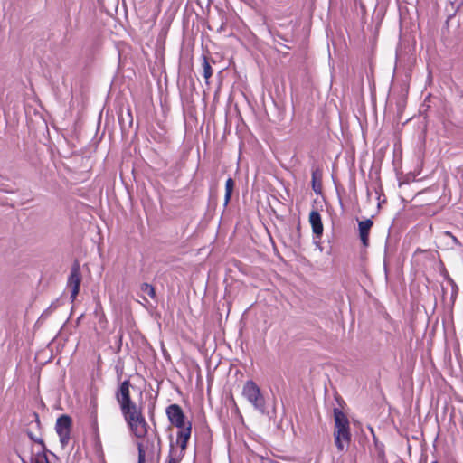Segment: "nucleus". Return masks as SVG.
<instances>
[{
  "instance_id": "f257e3e1",
  "label": "nucleus",
  "mask_w": 463,
  "mask_h": 463,
  "mask_svg": "<svg viewBox=\"0 0 463 463\" xmlns=\"http://www.w3.org/2000/svg\"><path fill=\"white\" fill-rule=\"evenodd\" d=\"M129 388V381H124L117 392V401L131 434L137 439H144L148 431V424L144 417L142 407L137 406L131 400Z\"/></svg>"
},
{
  "instance_id": "f03ea898",
  "label": "nucleus",
  "mask_w": 463,
  "mask_h": 463,
  "mask_svg": "<svg viewBox=\"0 0 463 463\" xmlns=\"http://www.w3.org/2000/svg\"><path fill=\"white\" fill-rule=\"evenodd\" d=\"M335 416V443L340 451H344L350 442L349 420L340 410L334 411Z\"/></svg>"
},
{
  "instance_id": "7ed1b4c3",
  "label": "nucleus",
  "mask_w": 463,
  "mask_h": 463,
  "mask_svg": "<svg viewBox=\"0 0 463 463\" xmlns=\"http://www.w3.org/2000/svg\"><path fill=\"white\" fill-rule=\"evenodd\" d=\"M242 396L260 412L265 411V399L260 387L251 380L247 381L242 387Z\"/></svg>"
},
{
  "instance_id": "20e7f679",
  "label": "nucleus",
  "mask_w": 463,
  "mask_h": 463,
  "mask_svg": "<svg viewBox=\"0 0 463 463\" xmlns=\"http://www.w3.org/2000/svg\"><path fill=\"white\" fill-rule=\"evenodd\" d=\"M71 418L67 415H62L58 418L55 425L56 432L60 438V442L61 447L64 448L67 446L70 439L71 433Z\"/></svg>"
},
{
  "instance_id": "39448f33",
  "label": "nucleus",
  "mask_w": 463,
  "mask_h": 463,
  "mask_svg": "<svg viewBox=\"0 0 463 463\" xmlns=\"http://www.w3.org/2000/svg\"><path fill=\"white\" fill-rule=\"evenodd\" d=\"M166 414L170 422L178 429L187 425L184 421V414L179 405L171 404L168 406L166 409Z\"/></svg>"
},
{
  "instance_id": "423d86ee",
  "label": "nucleus",
  "mask_w": 463,
  "mask_h": 463,
  "mask_svg": "<svg viewBox=\"0 0 463 463\" xmlns=\"http://www.w3.org/2000/svg\"><path fill=\"white\" fill-rule=\"evenodd\" d=\"M81 276L78 265L72 267L68 279V288L71 290V299L74 301L80 289Z\"/></svg>"
},
{
  "instance_id": "0eeeda50",
  "label": "nucleus",
  "mask_w": 463,
  "mask_h": 463,
  "mask_svg": "<svg viewBox=\"0 0 463 463\" xmlns=\"http://www.w3.org/2000/svg\"><path fill=\"white\" fill-rule=\"evenodd\" d=\"M191 428L192 426L190 422H187L186 426L179 428L176 444L180 447L182 452H184L187 448V443L191 436Z\"/></svg>"
},
{
  "instance_id": "6e6552de",
  "label": "nucleus",
  "mask_w": 463,
  "mask_h": 463,
  "mask_svg": "<svg viewBox=\"0 0 463 463\" xmlns=\"http://www.w3.org/2000/svg\"><path fill=\"white\" fill-rule=\"evenodd\" d=\"M309 222L312 227L313 233L317 238H320L323 234V224L321 215L317 211H311L309 213Z\"/></svg>"
},
{
  "instance_id": "1a4fd4ad",
  "label": "nucleus",
  "mask_w": 463,
  "mask_h": 463,
  "mask_svg": "<svg viewBox=\"0 0 463 463\" xmlns=\"http://www.w3.org/2000/svg\"><path fill=\"white\" fill-rule=\"evenodd\" d=\"M373 226V222L370 219L359 222V234L364 246L368 245L369 232Z\"/></svg>"
},
{
  "instance_id": "9d476101",
  "label": "nucleus",
  "mask_w": 463,
  "mask_h": 463,
  "mask_svg": "<svg viewBox=\"0 0 463 463\" xmlns=\"http://www.w3.org/2000/svg\"><path fill=\"white\" fill-rule=\"evenodd\" d=\"M234 181L232 178H228L227 181H226V184H225V196H224V204L227 205L230 199H231V196H232V191H233V188H234Z\"/></svg>"
},
{
  "instance_id": "9b49d317",
  "label": "nucleus",
  "mask_w": 463,
  "mask_h": 463,
  "mask_svg": "<svg viewBox=\"0 0 463 463\" xmlns=\"http://www.w3.org/2000/svg\"><path fill=\"white\" fill-rule=\"evenodd\" d=\"M140 289L143 294L149 296L151 298H154L156 296L154 287L148 283H143Z\"/></svg>"
},
{
  "instance_id": "f8f14e48",
  "label": "nucleus",
  "mask_w": 463,
  "mask_h": 463,
  "mask_svg": "<svg viewBox=\"0 0 463 463\" xmlns=\"http://www.w3.org/2000/svg\"><path fill=\"white\" fill-rule=\"evenodd\" d=\"M203 77L206 80H208L213 75V71H212L211 65H210L209 61H207L206 57H203Z\"/></svg>"
},
{
  "instance_id": "ddd939ff",
  "label": "nucleus",
  "mask_w": 463,
  "mask_h": 463,
  "mask_svg": "<svg viewBox=\"0 0 463 463\" xmlns=\"http://www.w3.org/2000/svg\"><path fill=\"white\" fill-rule=\"evenodd\" d=\"M32 463H49V460L44 452H38L34 455Z\"/></svg>"
},
{
  "instance_id": "4468645a",
  "label": "nucleus",
  "mask_w": 463,
  "mask_h": 463,
  "mask_svg": "<svg viewBox=\"0 0 463 463\" xmlns=\"http://www.w3.org/2000/svg\"><path fill=\"white\" fill-rule=\"evenodd\" d=\"M145 461V451L141 444H138V463H144Z\"/></svg>"
},
{
  "instance_id": "2eb2a0df",
  "label": "nucleus",
  "mask_w": 463,
  "mask_h": 463,
  "mask_svg": "<svg viewBox=\"0 0 463 463\" xmlns=\"http://www.w3.org/2000/svg\"><path fill=\"white\" fill-rule=\"evenodd\" d=\"M178 462H179V460H178V459H175V458H171L168 460V462H167V463H178Z\"/></svg>"
},
{
  "instance_id": "dca6fc26",
  "label": "nucleus",
  "mask_w": 463,
  "mask_h": 463,
  "mask_svg": "<svg viewBox=\"0 0 463 463\" xmlns=\"http://www.w3.org/2000/svg\"><path fill=\"white\" fill-rule=\"evenodd\" d=\"M317 188H318V185H317V184H315V185H314V191H317Z\"/></svg>"
},
{
  "instance_id": "f3484780",
  "label": "nucleus",
  "mask_w": 463,
  "mask_h": 463,
  "mask_svg": "<svg viewBox=\"0 0 463 463\" xmlns=\"http://www.w3.org/2000/svg\"><path fill=\"white\" fill-rule=\"evenodd\" d=\"M317 188H318V185H317V184H315V185H314V191H317Z\"/></svg>"
},
{
  "instance_id": "a211bd4d",
  "label": "nucleus",
  "mask_w": 463,
  "mask_h": 463,
  "mask_svg": "<svg viewBox=\"0 0 463 463\" xmlns=\"http://www.w3.org/2000/svg\"><path fill=\"white\" fill-rule=\"evenodd\" d=\"M317 188H318V185H317V184H315V185H314V191H317Z\"/></svg>"
},
{
  "instance_id": "6ab92c4d",
  "label": "nucleus",
  "mask_w": 463,
  "mask_h": 463,
  "mask_svg": "<svg viewBox=\"0 0 463 463\" xmlns=\"http://www.w3.org/2000/svg\"><path fill=\"white\" fill-rule=\"evenodd\" d=\"M431 463H438V461L434 460V461H432Z\"/></svg>"
}]
</instances>
